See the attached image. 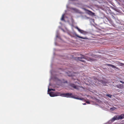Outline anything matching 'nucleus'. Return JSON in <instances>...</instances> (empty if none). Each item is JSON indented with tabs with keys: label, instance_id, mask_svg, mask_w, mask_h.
Listing matches in <instances>:
<instances>
[{
	"label": "nucleus",
	"instance_id": "f257e3e1",
	"mask_svg": "<svg viewBox=\"0 0 124 124\" xmlns=\"http://www.w3.org/2000/svg\"><path fill=\"white\" fill-rule=\"evenodd\" d=\"M61 95H60V96H61L63 97H66L67 98H71L82 100H84V99L83 98H79L78 96H74L73 95L72 93H66L62 94H61Z\"/></svg>",
	"mask_w": 124,
	"mask_h": 124
},
{
	"label": "nucleus",
	"instance_id": "412c9836",
	"mask_svg": "<svg viewBox=\"0 0 124 124\" xmlns=\"http://www.w3.org/2000/svg\"><path fill=\"white\" fill-rule=\"evenodd\" d=\"M83 105H85L86 104V103H83Z\"/></svg>",
	"mask_w": 124,
	"mask_h": 124
},
{
	"label": "nucleus",
	"instance_id": "7ed1b4c3",
	"mask_svg": "<svg viewBox=\"0 0 124 124\" xmlns=\"http://www.w3.org/2000/svg\"><path fill=\"white\" fill-rule=\"evenodd\" d=\"M51 97H53L55 96H60L61 95V93H54L53 92H50L49 93Z\"/></svg>",
	"mask_w": 124,
	"mask_h": 124
},
{
	"label": "nucleus",
	"instance_id": "2eb2a0df",
	"mask_svg": "<svg viewBox=\"0 0 124 124\" xmlns=\"http://www.w3.org/2000/svg\"><path fill=\"white\" fill-rule=\"evenodd\" d=\"M51 90H52L51 88L48 89V92H50V91H51Z\"/></svg>",
	"mask_w": 124,
	"mask_h": 124
},
{
	"label": "nucleus",
	"instance_id": "9b49d317",
	"mask_svg": "<svg viewBox=\"0 0 124 124\" xmlns=\"http://www.w3.org/2000/svg\"><path fill=\"white\" fill-rule=\"evenodd\" d=\"M116 109V108L113 107L112 108H110V109L112 111H113V110H115Z\"/></svg>",
	"mask_w": 124,
	"mask_h": 124
},
{
	"label": "nucleus",
	"instance_id": "ddd939ff",
	"mask_svg": "<svg viewBox=\"0 0 124 124\" xmlns=\"http://www.w3.org/2000/svg\"><path fill=\"white\" fill-rule=\"evenodd\" d=\"M106 95L110 98H111L112 96V95L111 94H107Z\"/></svg>",
	"mask_w": 124,
	"mask_h": 124
},
{
	"label": "nucleus",
	"instance_id": "4be33fe9",
	"mask_svg": "<svg viewBox=\"0 0 124 124\" xmlns=\"http://www.w3.org/2000/svg\"><path fill=\"white\" fill-rule=\"evenodd\" d=\"M64 83H67V81H66L64 82Z\"/></svg>",
	"mask_w": 124,
	"mask_h": 124
},
{
	"label": "nucleus",
	"instance_id": "6e6552de",
	"mask_svg": "<svg viewBox=\"0 0 124 124\" xmlns=\"http://www.w3.org/2000/svg\"><path fill=\"white\" fill-rule=\"evenodd\" d=\"M75 35V36H76L77 37H78V38H80L82 39H87V38H86V37H83L79 36H78V34H76Z\"/></svg>",
	"mask_w": 124,
	"mask_h": 124
},
{
	"label": "nucleus",
	"instance_id": "9d476101",
	"mask_svg": "<svg viewBox=\"0 0 124 124\" xmlns=\"http://www.w3.org/2000/svg\"><path fill=\"white\" fill-rule=\"evenodd\" d=\"M87 10L88 12H89L88 14H89L91 15H93L94 14V13H93V12H92L88 10Z\"/></svg>",
	"mask_w": 124,
	"mask_h": 124
},
{
	"label": "nucleus",
	"instance_id": "f03ea898",
	"mask_svg": "<svg viewBox=\"0 0 124 124\" xmlns=\"http://www.w3.org/2000/svg\"><path fill=\"white\" fill-rule=\"evenodd\" d=\"M124 118V114H122L120 116L116 115L114 116L112 119L111 121L114 122L115 120H118L119 119H122Z\"/></svg>",
	"mask_w": 124,
	"mask_h": 124
},
{
	"label": "nucleus",
	"instance_id": "aec40b11",
	"mask_svg": "<svg viewBox=\"0 0 124 124\" xmlns=\"http://www.w3.org/2000/svg\"><path fill=\"white\" fill-rule=\"evenodd\" d=\"M53 91H54L55 90L54 89H51Z\"/></svg>",
	"mask_w": 124,
	"mask_h": 124
},
{
	"label": "nucleus",
	"instance_id": "0eeeda50",
	"mask_svg": "<svg viewBox=\"0 0 124 124\" xmlns=\"http://www.w3.org/2000/svg\"><path fill=\"white\" fill-rule=\"evenodd\" d=\"M106 65H107V66H109L111 67H112L113 68H116L117 69H118V68H117V67H116L115 66H114V65H113L111 64H106Z\"/></svg>",
	"mask_w": 124,
	"mask_h": 124
},
{
	"label": "nucleus",
	"instance_id": "4468645a",
	"mask_svg": "<svg viewBox=\"0 0 124 124\" xmlns=\"http://www.w3.org/2000/svg\"><path fill=\"white\" fill-rule=\"evenodd\" d=\"M61 20H64V16L63 15L61 18Z\"/></svg>",
	"mask_w": 124,
	"mask_h": 124
},
{
	"label": "nucleus",
	"instance_id": "5701e85b",
	"mask_svg": "<svg viewBox=\"0 0 124 124\" xmlns=\"http://www.w3.org/2000/svg\"><path fill=\"white\" fill-rule=\"evenodd\" d=\"M96 78H95V80H96Z\"/></svg>",
	"mask_w": 124,
	"mask_h": 124
},
{
	"label": "nucleus",
	"instance_id": "39448f33",
	"mask_svg": "<svg viewBox=\"0 0 124 124\" xmlns=\"http://www.w3.org/2000/svg\"><path fill=\"white\" fill-rule=\"evenodd\" d=\"M85 56L84 55H82L81 57H78V60L81 61L82 62H84L85 61L83 59H85Z\"/></svg>",
	"mask_w": 124,
	"mask_h": 124
},
{
	"label": "nucleus",
	"instance_id": "20e7f679",
	"mask_svg": "<svg viewBox=\"0 0 124 124\" xmlns=\"http://www.w3.org/2000/svg\"><path fill=\"white\" fill-rule=\"evenodd\" d=\"M75 28L78 30V31L81 33L83 34H85L86 33V31H84L83 30H81L79 29L77 26L75 27Z\"/></svg>",
	"mask_w": 124,
	"mask_h": 124
},
{
	"label": "nucleus",
	"instance_id": "6ab92c4d",
	"mask_svg": "<svg viewBox=\"0 0 124 124\" xmlns=\"http://www.w3.org/2000/svg\"><path fill=\"white\" fill-rule=\"evenodd\" d=\"M120 82L123 83V84H124V82L123 81H120Z\"/></svg>",
	"mask_w": 124,
	"mask_h": 124
},
{
	"label": "nucleus",
	"instance_id": "f8f14e48",
	"mask_svg": "<svg viewBox=\"0 0 124 124\" xmlns=\"http://www.w3.org/2000/svg\"><path fill=\"white\" fill-rule=\"evenodd\" d=\"M86 60L88 61H93V59L90 58H88L86 59Z\"/></svg>",
	"mask_w": 124,
	"mask_h": 124
},
{
	"label": "nucleus",
	"instance_id": "f3484780",
	"mask_svg": "<svg viewBox=\"0 0 124 124\" xmlns=\"http://www.w3.org/2000/svg\"><path fill=\"white\" fill-rule=\"evenodd\" d=\"M86 103L88 104H89L90 103V102L89 101H86Z\"/></svg>",
	"mask_w": 124,
	"mask_h": 124
},
{
	"label": "nucleus",
	"instance_id": "dca6fc26",
	"mask_svg": "<svg viewBox=\"0 0 124 124\" xmlns=\"http://www.w3.org/2000/svg\"><path fill=\"white\" fill-rule=\"evenodd\" d=\"M120 64L121 65V66L124 65V63H120Z\"/></svg>",
	"mask_w": 124,
	"mask_h": 124
},
{
	"label": "nucleus",
	"instance_id": "423d86ee",
	"mask_svg": "<svg viewBox=\"0 0 124 124\" xmlns=\"http://www.w3.org/2000/svg\"><path fill=\"white\" fill-rule=\"evenodd\" d=\"M115 87L120 89H122L124 87L123 85L122 84H119L116 85Z\"/></svg>",
	"mask_w": 124,
	"mask_h": 124
},
{
	"label": "nucleus",
	"instance_id": "1a4fd4ad",
	"mask_svg": "<svg viewBox=\"0 0 124 124\" xmlns=\"http://www.w3.org/2000/svg\"><path fill=\"white\" fill-rule=\"evenodd\" d=\"M70 86L72 87L75 89H77V87L76 85L74 84H70Z\"/></svg>",
	"mask_w": 124,
	"mask_h": 124
},
{
	"label": "nucleus",
	"instance_id": "a211bd4d",
	"mask_svg": "<svg viewBox=\"0 0 124 124\" xmlns=\"http://www.w3.org/2000/svg\"><path fill=\"white\" fill-rule=\"evenodd\" d=\"M102 83H107V82H105V81H102Z\"/></svg>",
	"mask_w": 124,
	"mask_h": 124
}]
</instances>
